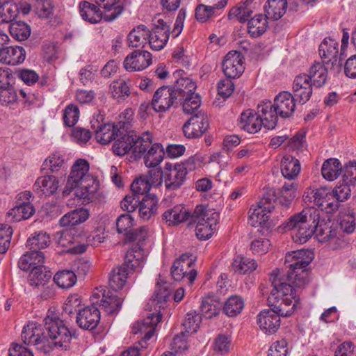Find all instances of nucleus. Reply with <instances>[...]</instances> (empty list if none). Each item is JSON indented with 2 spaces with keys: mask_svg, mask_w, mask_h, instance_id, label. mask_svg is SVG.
Masks as SVG:
<instances>
[{
  "mask_svg": "<svg viewBox=\"0 0 356 356\" xmlns=\"http://www.w3.org/2000/svg\"><path fill=\"white\" fill-rule=\"evenodd\" d=\"M44 321V327L34 322L24 325L21 336L24 343L36 346L44 353H49L54 348L69 349L72 339L77 337L76 332H71L58 318L48 316Z\"/></svg>",
  "mask_w": 356,
  "mask_h": 356,
  "instance_id": "obj_1",
  "label": "nucleus"
},
{
  "mask_svg": "<svg viewBox=\"0 0 356 356\" xmlns=\"http://www.w3.org/2000/svg\"><path fill=\"white\" fill-rule=\"evenodd\" d=\"M320 219L319 212L316 209H303L291 216L282 224L285 231L293 232L292 238L295 243L303 244L315 233Z\"/></svg>",
  "mask_w": 356,
  "mask_h": 356,
  "instance_id": "obj_2",
  "label": "nucleus"
},
{
  "mask_svg": "<svg viewBox=\"0 0 356 356\" xmlns=\"http://www.w3.org/2000/svg\"><path fill=\"white\" fill-rule=\"evenodd\" d=\"M296 97L287 91L279 93L273 104L270 100H264L258 105V112L264 116V123L268 129H273L277 123L278 115L282 118H289L295 111Z\"/></svg>",
  "mask_w": 356,
  "mask_h": 356,
  "instance_id": "obj_3",
  "label": "nucleus"
},
{
  "mask_svg": "<svg viewBox=\"0 0 356 356\" xmlns=\"http://www.w3.org/2000/svg\"><path fill=\"white\" fill-rule=\"evenodd\" d=\"M131 158L138 160L143 158L145 165L148 168L156 167L163 159L165 152L163 145L159 143H153L152 134L145 131L138 135L134 131Z\"/></svg>",
  "mask_w": 356,
  "mask_h": 356,
  "instance_id": "obj_4",
  "label": "nucleus"
},
{
  "mask_svg": "<svg viewBox=\"0 0 356 356\" xmlns=\"http://www.w3.org/2000/svg\"><path fill=\"white\" fill-rule=\"evenodd\" d=\"M129 250L122 265L113 268L109 275L108 284L113 291L121 290L124 286L127 277L134 271L140 270L145 261V254L139 247Z\"/></svg>",
  "mask_w": 356,
  "mask_h": 356,
  "instance_id": "obj_5",
  "label": "nucleus"
},
{
  "mask_svg": "<svg viewBox=\"0 0 356 356\" xmlns=\"http://www.w3.org/2000/svg\"><path fill=\"white\" fill-rule=\"evenodd\" d=\"M197 162V159L191 157L181 163H166L163 175L165 188L169 191L179 188L184 184L188 173L196 169Z\"/></svg>",
  "mask_w": 356,
  "mask_h": 356,
  "instance_id": "obj_6",
  "label": "nucleus"
},
{
  "mask_svg": "<svg viewBox=\"0 0 356 356\" xmlns=\"http://www.w3.org/2000/svg\"><path fill=\"white\" fill-rule=\"evenodd\" d=\"M172 87L185 113L193 114L197 111L201 101L200 95L195 93V82L188 78H181Z\"/></svg>",
  "mask_w": 356,
  "mask_h": 356,
  "instance_id": "obj_7",
  "label": "nucleus"
},
{
  "mask_svg": "<svg viewBox=\"0 0 356 356\" xmlns=\"http://www.w3.org/2000/svg\"><path fill=\"white\" fill-rule=\"evenodd\" d=\"M219 220V213L207 210L204 205H197L192 213L191 225L196 223L195 234L200 240L211 237Z\"/></svg>",
  "mask_w": 356,
  "mask_h": 356,
  "instance_id": "obj_8",
  "label": "nucleus"
},
{
  "mask_svg": "<svg viewBox=\"0 0 356 356\" xmlns=\"http://www.w3.org/2000/svg\"><path fill=\"white\" fill-rule=\"evenodd\" d=\"M305 252L302 251L293 252L286 257V261L290 262L286 280L291 282L298 288L305 286L309 282V270L307 267L310 264L311 259L304 257Z\"/></svg>",
  "mask_w": 356,
  "mask_h": 356,
  "instance_id": "obj_9",
  "label": "nucleus"
},
{
  "mask_svg": "<svg viewBox=\"0 0 356 356\" xmlns=\"http://www.w3.org/2000/svg\"><path fill=\"white\" fill-rule=\"evenodd\" d=\"M270 280L273 289L271 290L270 296L268 299L269 302H271L273 299L276 300L279 297H287L288 296L296 302H299L300 299L297 297L296 291V288L298 287L286 279L284 280L280 270H273L270 274Z\"/></svg>",
  "mask_w": 356,
  "mask_h": 356,
  "instance_id": "obj_10",
  "label": "nucleus"
},
{
  "mask_svg": "<svg viewBox=\"0 0 356 356\" xmlns=\"http://www.w3.org/2000/svg\"><path fill=\"white\" fill-rule=\"evenodd\" d=\"M275 199L264 197L255 208H250L249 213L252 226L268 227L270 213L275 209Z\"/></svg>",
  "mask_w": 356,
  "mask_h": 356,
  "instance_id": "obj_11",
  "label": "nucleus"
},
{
  "mask_svg": "<svg viewBox=\"0 0 356 356\" xmlns=\"http://www.w3.org/2000/svg\"><path fill=\"white\" fill-rule=\"evenodd\" d=\"M151 104L155 111L161 113L166 112L171 107L181 106L172 87L168 86H163L156 90Z\"/></svg>",
  "mask_w": 356,
  "mask_h": 356,
  "instance_id": "obj_12",
  "label": "nucleus"
},
{
  "mask_svg": "<svg viewBox=\"0 0 356 356\" xmlns=\"http://www.w3.org/2000/svg\"><path fill=\"white\" fill-rule=\"evenodd\" d=\"M91 128L95 134L97 141L102 145L109 144L111 141L118 137L122 128L121 122L118 124L111 123H102V116H97V119L91 122Z\"/></svg>",
  "mask_w": 356,
  "mask_h": 356,
  "instance_id": "obj_13",
  "label": "nucleus"
},
{
  "mask_svg": "<svg viewBox=\"0 0 356 356\" xmlns=\"http://www.w3.org/2000/svg\"><path fill=\"white\" fill-rule=\"evenodd\" d=\"M89 168V163L85 159H80L74 163L63 192L64 195H70L73 188L79 186L80 184L86 182L90 179H94L92 176L88 174Z\"/></svg>",
  "mask_w": 356,
  "mask_h": 356,
  "instance_id": "obj_14",
  "label": "nucleus"
},
{
  "mask_svg": "<svg viewBox=\"0 0 356 356\" xmlns=\"http://www.w3.org/2000/svg\"><path fill=\"white\" fill-rule=\"evenodd\" d=\"M316 237L319 242L326 243L327 247L333 250L343 248L346 245L342 235L337 229L329 226V223L318 222Z\"/></svg>",
  "mask_w": 356,
  "mask_h": 356,
  "instance_id": "obj_15",
  "label": "nucleus"
},
{
  "mask_svg": "<svg viewBox=\"0 0 356 356\" xmlns=\"http://www.w3.org/2000/svg\"><path fill=\"white\" fill-rule=\"evenodd\" d=\"M224 74L229 79L240 77L245 70L244 57L237 51H230L225 56L222 63Z\"/></svg>",
  "mask_w": 356,
  "mask_h": 356,
  "instance_id": "obj_16",
  "label": "nucleus"
},
{
  "mask_svg": "<svg viewBox=\"0 0 356 356\" xmlns=\"http://www.w3.org/2000/svg\"><path fill=\"white\" fill-rule=\"evenodd\" d=\"M154 21V27L151 31L149 30L148 43L152 49L159 51L165 46L170 37V29L162 19L155 18Z\"/></svg>",
  "mask_w": 356,
  "mask_h": 356,
  "instance_id": "obj_17",
  "label": "nucleus"
},
{
  "mask_svg": "<svg viewBox=\"0 0 356 356\" xmlns=\"http://www.w3.org/2000/svg\"><path fill=\"white\" fill-rule=\"evenodd\" d=\"M97 301L90 306L79 309V312L76 315V322L80 328L92 330L99 325L101 315L99 309L95 305Z\"/></svg>",
  "mask_w": 356,
  "mask_h": 356,
  "instance_id": "obj_18",
  "label": "nucleus"
},
{
  "mask_svg": "<svg viewBox=\"0 0 356 356\" xmlns=\"http://www.w3.org/2000/svg\"><path fill=\"white\" fill-rule=\"evenodd\" d=\"M209 123L204 113H198L193 115L183 126V131L188 138L200 137L209 128Z\"/></svg>",
  "mask_w": 356,
  "mask_h": 356,
  "instance_id": "obj_19",
  "label": "nucleus"
},
{
  "mask_svg": "<svg viewBox=\"0 0 356 356\" xmlns=\"http://www.w3.org/2000/svg\"><path fill=\"white\" fill-rule=\"evenodd\" d=\"M161 318L162 315L160 314V312L149 314L143 321L138 322L137 324L133 327V332L135 334L141 332L145 334L142 342H139L142 348H146L142 343L145 344L147 341L152 338L158 323L161 321Z\"/></svg>",
  "mask_w": 356,
  "mask_h": 356,
  "instance_id": "obj_20",
  "label": "nucleus"
},
{
  "mask_svg": "<svg viewBox=\"0 0 356 356\" xmlns=\"http://www.w3.org/2000/svg\"><path fill=\"white\" fill-rule=\"evenodd\" d=\"M152 63V54L147 51L134 50L124 60L123 65L128 72L141 71Z\"/></svg>",
  "mask_w": 356,
  "mask_h": 356,
  "instance_id": "obj_21",
  "label": "nucleus"
},
{
  "mask_svg": "<svg viewBox=\"0 0 356 356\" xmlns=\"http://www.w3.org/2000/svg\"><path fill=\"white\" fill-rule=\"evenodd\" d=\"M314 86L307 79L306 74L296 76L293 83V91L296 101L304 104L307 102L313 92Z\"/></svg>",
  "mask_w": 356,
  "mask_h": 356,
  "instance_id": "obj_22",
  "label": "nucleus"
},
{
  "mask_svg": "<svg viewBox=\"0 0 356 356\" xmlns=\"http://www.w3.org/2000/svg\"><path fill=\"white\" fill-rule=\"evenodd\" d=\"M264 116L261 113H255L253 110H247L243 112L240 118V127L249 133H256L260 130L263 125L266 128L264 123Z\"/></svg>",
  "mask_w": 356,
  "mask_h": 356,
  "instance_id": "obj_23",
  "label": "nucleus"
},
{
  "mask_svg": "<svg viewBox=\"0 0 356 356\" xmlns=\"http://www.w3.org/2000/svg\"><path fill=\"white\" fill-rule=\"evenodd\" d=\"M192 213L185 207L178 204L166 210L163 213L162 218L169 226L177 225L185 221H188V225H191Z\"/></svg>",
  "mask_w": 356,
  "mask_h": 356,
  "instance_id": "obj_24",
  "label": "nucleus"
},
{
  "mask_svg": "<svg viewBox=\"0 0 356 356\" xmlns=\"http://www.w3.org/2000/svg\"><path fill=\"white\" fill-rule=\"evenodd\" d=\"M260 329L268 334L275 333L280 326V318L271 309L260 312L257 316Z\"/></svg>",
  "mask_w": 356,
  "mask_h": 356,
  "instance_id": "obj_25",
  "label": "nucleus"
},
{
  "mask_svg": "<svg viewBox=\"0 0 356 356\" xmlns=\"http://www.w3.org/2000/svg\"><path fill=\"white\" fill-rule=\"evenodd\" d=\"M338 42L334 40L329 38H325L319 46V55L321 58L324 59V63L327 65L331 63L332 67L337 65L339 68L338 54L339 48Z\"/></svg>",
  "mask_w": 356,
  "mask_h": 356,
  "instance_id": "obj_26",
  "label": "nucleus"
},
{
  "mask_svg": "<svg viewBox=\"0 0 356 356\" xmlns=\"http://www.w3.org/2000/svg\"><path fill=\"white\" fill-rule=\"evenodd\" d=\"M26 51L23 47L10 46L0 48V62L10 65H15L24 62Z\"/></svg>",
  "mask_w": 356,
  "mask_h": 356,
  "instance_id": "obj_27",
  "label": "nucleus"
},
{
  "mask_svg": "<svg viewBox=\"0 0 356 356\" xmlns=\"http://www.w3.org/2000/svg\"><path fill=\"white\" fill-rule=\"evenodd\" d=\"M95 2L105 10L103 17L107 22L117 18L122 13L126 5L129 3L124 0H95Z\"/></svg>",
  "mask_w": 356,
  "mask_h": 356,
  "instance_id": "obj_28",
  "label": "nucleus"
},
{
  "mask_svg": "<svg viewBox=\"0 0 356 356\" xmlns=\"http://www.w3.org/2000/svg\"><path fill=\"white\" fill-rule=\"evenodd\" d=\"M158 199L155 195L149 194L140 198L138 215L143 220H148L154 216L157 211Z\"/></svg>",
  "mask_w": 356,
  "mask_h": 356,
  "instance_id": "obj_29",
  "label": "nucleus"
},
{
  "mask_svg": "<svg viewBox=\"0 0 356 356\" xmlns=\"http://www.w3.org/2000/svg\"><path fill=\"white\" fill-rule=\"evenodd\" d=\"M194 263L192 254L189 253L182 254L173 263L171 267V276L175 281L181 280L186 274V266L189 268Z\"/></svg>",
  "mask_w": 356,
  "mask_h": 356,
  "instance_id": "obj_30",
  "label": "nucleus"
},
{
  "mask_svg": "<svg viewBox=\"0 0 356 356\" xmlns=\"http://www.w3.org/2000/svg\"><path fill=\"white\" fill-rule=\"evenodd\" d=\"M35 213L34 207L31 203L24 204L20 202L10 209L6 216L8 222H19L22 220H26Z\"/></svg>",
  "mask_w": 356,
  "mask_h": 356,
  "instance_id": "obj_31",
  "label": "nucleus"
},
{
  "mask_svg": "<svg viewBox=\"0 0 356 356\" xmlns=\"http://www.w3.org/2000/svg\"><path fill=\"white\" fill-rule=\"evenodd\" d=\"M124 129L120 130L118 137L116 138L113 145V152L118 156H124L131 152L132 143H134V131L124 133Z\"/></svg>",
  "mask_w": 356,
  "mask_h": 356,
  "instance_id": "obj_32",
  "label": "nucleus"
},
{
  "mask_svg": "<svg viewBox=\"0 0 356 356\" xmlns=\"http://www.w3.org/2000/svg\"><path fill=\"white\" fill-rule=\"evenodd\" d=\"M222 303L218 297L214 295H209L202 299L200 305L201 316L207 318H211L219 314L222 310Z\"/></svg>",
  "mask_w": 356,
  "mask_h": 356,
  "instance_id": "obj_33",
  "label": "nucleus"
},
{
  "mask_svg": "<svg viewBox=\"0 0 356 356\" xmlns=\"http://www.w3.org/2000/svg\"><path fill=\"white\" fill-rule=\"evenodd\" d=\"M307 76L308 81L316 88L325 85L327 79V68L319 62H315L309 68Z\"/></svg>",
  "mask_w": 356,
  "mask_h": 356,
  "instance_id": "obj_34",
  "label": "nucleus"
},
{
  "mask_svg": "<svg viewBox=\"0 0 356 356\" xmlns=\"http://www.w3.org/2000/svg\"><path fill=\"white\" fill-rule=\"evenodd\" d=\"M97 188L98 186L96 180L90 179L86 182L80 184L79 186L73 188V190L75 191L74 195L78 199L82 200L83 203H89L94 200Z\"/></svg>",
  "mask_w": 356,
  "mask_h": 356,
  "instance_id": "obj_35",
  "label": "nucleus"
},
{
  "mask_svg": "<svg viewBox=\"0 0 356 356\" xmlns=\"http://www.w3.org/2000/svg\"><path fill=\"white\" fill-rule=\"evenodd\" d=\"M59 187V181L54 175L42 176L37 179L34 184L35 190H40L46 196L54 195Z\"/></svg>",
  "mask_w": 356,
  "mask_h": 356,
  "instance_id": "obj_36",
  "label": "nucleus"
},
{
  "mask_svg": "<svg viewBox=\"0 0 356 356\" xmlns=\"http://www.w3.org/2000/svg\"><path fill=\"white\" fill-rule=\"evenodd\" d=\"M89 217L88 210L80 208L65 214L59 220L62 227H72L85 222Z\"/></svg>",
  "mask_w": 356,
  "mask_h": 356,
  "instance_id": "obj_37",
  "label": "nucleus"
},
{
  "mask_svg": "<svg viewBox=\"0 0 356 356\" xmlns=\"http://www.w3.org/2000/svg\"><path fill=\"white\" fill-rule=\"evenodd\" d=\"M51 277V273L43 265H38L31 269L29 275V282L33 286H42L44 287Z\"/></svg>",
  "mask_w": 356,
  "mask_h": 356,
  "instance_id": "obj_38",
  "label": "nucleus"
},
{
  "mask_svg": "<svg viewBox=\"0 0 356 356\" xmlns=\"http://www.w3.org/2000/svg\"><path fill=\"white\" fill-rule=\"evenodd\" d=\"M281 172L284 178L295 179L300 172L299 161L292 156H284L281 161Z\"/></svg>",
  "mask_w": 356,
  "mask_h": 356,
  "instance_id": "obj_39",
  "label": "nucleus"
},
{
  "mask_svg": "<svg viewBox=\"0 0 356 356\" xmlns=\"http://www.w3.org/2000/svg\"><path fill=\"white\" fill-rule=\"evenodd\" d=\"M264 6L265 15L268 19L277 20L285 13L287 8L286 0H268Z\"/></svg>",
  "mask_w": 356,
  "mask_h": 356,
  "instance_id": "obj_40",
  "label": "nucleus"
},
{
  "mask_svg": "<svg viewBox=\"0 0 356 356\" xmlns=\"http://www.w3.org/2000/svg\"><path fill=\"white\" fill-rule=\"evenodd\" d=\"M149 29L143 24L133 29L128 35L129 46L131 47H144L149 40Z\"/></svg>",
  "mask_w": 356,
  "mask_h": 356,
  "instance_id": "obj_41",
  "label": "nucleus"
},
{
  "mask_svg": "<svg viewBox=\"0 0 356 356\" xmlns=\"http://www.w3.org/2000/svg\"><path fill=\"white\" fill-rule=\"evenodd\" d=\"M243 308V299L239 296L233 295L222 303V310L227 316L235 317L241 313Z\"/></svg>",
  "mask_w": 356,
  "mask_h": 356,
  "instance_id": "obj_42",
  "label": "nucleus"
},
{
  "mask_svg": "<svg viewBox=\"0 0 356 356\" xmlns=\"http://www.w3.org/2000/svg\"><path fill=\"white\" fill-rule=\"evenodd\" d=\"M79 12L85 21L95 24L102 19V13L94 4L88 1H83L79 5Z\"/></svg>",
  "mask_w": 356,
  "mask_h": 356,
  "instance_id": "obj_43",
  "label": "nucleus"
},
{
  "mask_svg": "<svg viewBox=\"0 0 356 356\" xmlns=\"http://www.w3.org/2000/svg\"><path fill=\"white\" fill-rule=\"evenodd\" d=\"M228 0H220L218 3L208 6L204 4H199L195 8V18L198 22H204L207 21L216 10H220L225 7Z\"/></svg>",
  "mask_w": 356,
  "mask_h": 356,
  "instance_id": "obj_44",
  "label": "nucleus"
},
{
  "mask_svg": "<svg viewBox=\"0 0 356 356\" xmlns=\"http://www.w3.org/2000/svg\"><path fill=\"white\" fill-rule=\"evenodd\" d=\"M342 172V167L340 161L337 159H329L324 161L321 174L323 177L328 180L336 179Z\"/></svg>",
  "mask_w": 356,
  "mask_h": 356,
  "instance_id": "obj_45",
  "label": "nucleus"
},
{
  "mask_svg": "<svg viewBox=\"0 0 356 356\" xmlns=\"http://www.w3.org/2000/svg\"><path fill=\"white\" fill-rule=\"evenodd\" d=\"M131 81L119 79L113 81L110 85V90L114 98L118 100L124 99L131 94Z\"/></svg>",
  "mask_w": 356,
  "mask_h": 356,
  "instance_id": "obj_46",
  "label": "nucleus"
},
{
  "mask_svg": "<svg viewBox=\"0 0 356 356\" xmlns=\"http://www.w3.org/2000/svg\"><path fill=\"white\" fill-rule=\"evenodd\" d=\"M100 291L102 292V291ZM109 293L110 292L108 291L107 295H106V290L102 289V298L100 306L108 314H113L120 309L123 300L115 295Z\"/></svg>",
  "mask_w": 356,
  "mask_h": 356,
  "instance_id": "obj_47",
  "label": "nucleus"
},
{
  "mask_svg": "<svg viewBox=\"0 0 356 356\" xmlns=\"http://www.w3.org/2000/svg\"><path fill=\"white\" fill-rule=\"evenodd\" d=\"M267 17L261 14L257 15L248 21V33L253 38L261 35L268 26Z\"/></svg>",
  "mask_w": 356,
  "mask_h": 356,
  "instance_id": "obj_48",
  "label": "nucleus"
},
{
  "mask_svg": "<svg viewBox=\"0 0 356 356\" xmlns=\"http://www.w3.org/2000/svg\"><path fill=\"white\" fill-rule=\"evenodd\" d=\"M51 243L49 234L44 232H35L26 241V246L30 250H38L47 248Z\"/></svg>",
  "mask_w": 356,
  "mask_h": 356,
  "instance_id": "obj_49",
  "label": "nucleus"
},
{
  "mask_svg": "<svg viewBox=\"0 0 356 356\" xmlns=\"http://www.w3.org/2000/svg\"><path fill=\"white\" fill-rule=\"evenodd\" d=\"M257 267V264L254 259L243 257L237 256L232 263L234 270L240 274L250 273Z\"/></svg>",
  "mask_w": 356,
  "mask_h": 356,
  "instance_id": "obj_50",
  "label": "nucleus"
},
{
  "mask_svg": "<svg viewBox=\"0 0 356 356\" xmlns=\"http://www.w3.org/2000/svg\"><path fill=\"white\" fill-rule=\"evenodd\" d=\"M149 236V230L148 228L145 226H142L138 229H132L126 233L125 241L127 242H137L136 245H134L130 250L134 248L138 249L136 247H139L144 254L143 249L141 245H143V241L146 240V238Z\"/></svg>",
  "mask_w": 356,
  "mask_h": 356,
  "instance_id": "obj_51",
  "label": "nucleus"
},
{
  "mask_svg": "<svg viewBox=\"0 0 356 356\" xmlns=\"http://www.w3.org/2000/svg\"><path fill=\"white\" fill-rule=\"evenodd\" d=\"M298 184L296 183L285 184L281 188V196L278 198L279 204L284 209H288L296 197Z\"/></svg>",
  "mask_w": 356,
  "mask_h": 356,
  "instance_id": "obj_52",
  "label": "nucleus"
},
{
  "mask_svg": "<svg viewBox=\"0 0 356 356\" xmlns=\"http://www.w3.org/2000/svg\"><path fill=\"white\" fill-rule=\"evenodd\" d=\"M306 198H309V200L312 202V199L314 204L318 207H323L325 202L327 200H332L333 199V195L331 194V191L326 187H321L316 190H312L307 192Z\"/></svg>",
  "mask_w": 356,
  "mask_h": 356,
  "instance_id": "obj_53",
  "label": "nucleus"
},
{
  "mask_svg": "<svg viewBox=\"0 0 356 356\" xmlns=\"http://www.w3.org/2000/svg\"><path fill=\"white\" fill-rule=\"evenodd\" d=\"M10 33L17 40L23 41L26 40L31 35V28L25 22L16 21L12 22L9 27Z\"/></svg>",
  "mask_w": 356,
  "mask_h": 356,
  "instance_id": "obj_54",
  "label": "nucleus"
},
{
  "mask_svg": "<svg viewBox=\"0 0 356 356\" xmlns=\"http://www.w3.org/2000/svg\"><path fill=\"white\" fill-rule=\"evenodd\" d=\"M56 284L63 289H69L76 282V275L71 270H63L58 272L54 277Z\"/></svg>",
  "mask_w": 356,
  "mask_h": 356,
  "instance_id": "obj_55",
  "label": "nucleus"
},
{
  "mask_svg": "<svg viewBox=\"0 0 356 356\" xmlns=\"http://www.w3.org/2000/svg\"><path fill=\"white\" fill-rule=\"evenodd\" d=\"M18 13L17 6L13 1L4 2L0 6V23H10L16 17Z\"/></svg>",
  "mask_w": 356,
  "mask_h": 356,
  "instance_id": "obj_56",
  "label": "nucleus"
},
{
  "mask_svg": "<svg viewBox=\"0 0 356 356\" xmlns=\"http://www.w3.org/2000/svg\"><path fill=\"white\" fill-rule=\"evenodd\" d=\"M299 302H294L291 307H286V304L283 302V301L280 302V300H271V302H269V305L270 309L277 315H279V318L280 316L288 317L290 316L294 312L295 309L297 307Z\"/></svg>",
  "mask_w": 356,
  "mask_h": 356,
  "instance_id": "obj_57",
  "label": "nucleus"
},
{
  "mask_svg": "<svg viewBox=\"0 0 356 356\" xmlns=\"http://www.w3.org/2000/svg\"><path fill=\"white\" fill-rule=\"evenodd\" d=\"M202 321V316L195 311H191L186 314L182 325L185 327L186 332L194 333L197 332Z\"/></svg>",
  "mask_w": 356,
  "mask_h": 356,
  "instance_id": "obj_58",
  "label": "nucleus"
},
{
  "mask_svg": "<svg viewBox=\"0 0 356 356\" xmlns=\"http://www.w3.org/2000/svg\"><path fill=\"white\" fill-rule=\"evenodd\" d=\"M104 236L102 234L100 233H94L92 234H90L86 239L87 244H81L77 245L72 248H69L68 250L75 254H81L86 251L87 247L88 245L91 246H97L99 243H102Z\"/></svg>",
  "mask_w": 356,
  "mask_h": 356,
  "instance_id": "obj_59",
  "label": "nucleus"
},
{
  "mask_svg": "<svg viewBox=\"0 0 356 356\" xmlns=\"http://www.w3.org/2000/svg\"><path fill=\"white\" fill-rule=\"evenodd\" d=\"M13 229L6 224H0V254L6 253L10 245Z\"/></svg>",
  "mask_w": 356,
  "mask_h": 356,
  "instance_id": "obj_60",
  "label": "nucleus"
},
{
  "mask_svg": "<svg viewBox=\"0 0 356 356\" xmlns=\"http://www.w3.org/2000/svg\"><path fill=\"white\" fill-rule=\"evenodd\" d=\"M35 12L42 18H49L54 14V6L51 0H36Z\"/></svg>",
  "mask_w": 356,
  "mask_h": 356,
  "instance_id": "obj_61",
  "label": "nucleus"
},
{
  "mask_svg": "<svg viewBox=\"0 0 356 356\" xmlns=\"http://www.w3.org/2000/svg\"><path fill=\"white\" fill-rule=\"evenodd\" d=\"M64 165V159L57 152L51 154L42 164V169H48L51 172H58Z\"/></svg>",
  "mask_w": 356,
  "mask_h": 356,
  "instance_id": "obj_62",
  "label": "nucleus"
},
{
  "mask_svg": "<svg viewBox=\"0 0 356 356\" xmlns=\"http://www.w3.org/2000/svg\"><path fill=\"white\" fill-rule=\"evenodd\" d=\"M151 188L150 184L148 181H146L144 178L140 177L135 179L131 185V190L132 193L138 197L140 195H146Z\"/></svg>",
  "mask_w": 356,
  "mask_h": 356,
  "instance_id": "obj_63",
  "label": "nucleus"
},
{
  "mask_svg": "<svg viewBox=\"0 0 356 356\" xmlns=\"http://www.w3.org/2000/svg\"><path fill=\"white\" fill-rule=\"evenodd\" d=\"M343 181L346 185L356 184V162L350 161L342 168Z\"/></svg>",
  "mask_w": 356,
  "mask_h": 356,
  "instance_id": "obj_64",
  "label": "nucleus"
}]
</instances>
